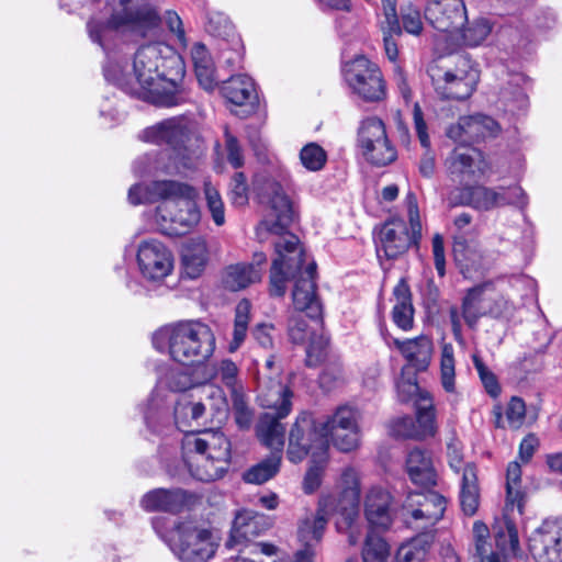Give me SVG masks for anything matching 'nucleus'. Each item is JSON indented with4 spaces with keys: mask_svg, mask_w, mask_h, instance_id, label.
Returning <instances> with one entry per match:
<instances>
[{
    "mask_svg": "<svg viewBox=\"0 0 562 562\" xmlns=\"http://www.w3.org/2000/svg\"><path fill=\"white\" fill-rule=\"evenodd\" d=\"M282 454L271 452V454L250 468L244 474V480L248 483L262 484L272 479L280 470Z\"/></svg>",
    "mask_w": 562,
    "mask_h": 562,
    "instance_id": "nucleus-47",
    "label": "nucleus"
},
{
    "mask_svg": "<svg viewBox=\"0 0 562 562\" xmlns=\"http://www.w3.org/2000/svg\"><path fill=\"white\" fill-rule=\"evenodd\" d=\"M467 27H461L460 33H456L453 38L462 41L464 45L477 46L483 43L492 32V24L485 18L474 19L467 22Z\"/></svg>",
    "mask_w": 562,
    "mask_h": 562,
    "instance_id": "nucleus-50",
    "label": "nucleus"
},
{
    "mask_svg": "<svg viewBox=\"0 0 562 562\" xmlns=\"http://www.w3.org/2000/svg\"><path fill=\"white\" fill-rule=\"evenodd\" d=\"M453 256L456 262L464 276L470 273L472 270H477L481 267V250L476 245L470 244L467 240L454 241Z\"/></svg>",
    "mask_w": 562,
    "mask_h": 562,
    "instance_id": "nucleus-44",
    "label": "nucleus"
},
{
    "mask_svg": "<svg viewBox=\"0 0 562 562\" xmlns=\"http://www.w3.org/2000/svg\"><path fill=\"white\" fill-rule=\"evenodd\" d=\"M495 543L498 550L504 554L517 555L520 546L518 531L515 524L510 520H504L495 528Z\"/></svg>",
    "mask_w": 562,
    "mask_h": 562,
    "instance_id": "nucleus-51",
    "label": "nucleus"
},
{
    "mask_svg": "<svg viewBox=\"0 0 562 562\" xmlns=\"http://www.w3.org/2000/svg\"><path fill=\"white\" fill-rule=\"evenodd\" d=\"M300 160L305 169L315 172L325 167L327 154L318 144L308 143L301 149Z\"/></svg>",
    "mask_w": 562,
    "mask_h": 562,
    "instance_id": "nucleus-56",
    "label": "nucleus"
},
{
    "mask_svg": "<svg viewBox=\"0 0 562 562\" xmlns=\"http://www.w3.org/2000/svg\"><path fill=\"white\" fill-rule=\"evenodd\" d=\"M181 259L184 273L190 279L200 277L209 261V250L205 240L203 238L188 240L182 247Z\"/></svg>",
    "mask_w": 562,
    "mask_h": 562,
    "instance_id": "nucleus-37",
    "label": "nucleus"
},
{
    "mask_svg": "<svg viewBox=\"0 0 562 562\" xmlns=\"http://www.w3.org/2000/svg\"><path fill=\"white\" fill-rule=\"evenodd\" d=\"M206 403L196 401L194 394H183L175 406V422L179 430L194 434L190 428L195 423L198 426L206 423Z\"/></svg>",
    "mask_w": 562,
    "mask_h": 562,
    "instance_id": "nucleus-31",
    "label": "nucleus"
},
{
    "mask_svg": "<svg viewBox=\"0 0 562 562\" xmlns=\"http://www.w3.org/2000/svg\"><path fill=\"white\" fill-rule=\"evenodd\" d=\"M140 137L148 143L170 146L175 155V157H170V160L180 161V164L168 167V172H182L184 169L195 167V158L187 146L191 139V130L188 121L184 119L172 117L165 120L144 130Z\"/></svg>",
    "mask_w": 562,
    "mask_h": 562,
    "instance_id": "nucleus-8",
    "label": "nucleus"
},
{
    "mask_svg": "<svg viewBox=\"0 0 562 562\" xmlns=\"http://www.w3.org/2000/svg\"><path fill=\"white\" fill-rule=\"evenodd\" d=\"M425 18L436 30L449 33L452 37L468 22L463 0H430L425 9Z\"/></svg>",
    "mask_w": 562,
    "mask_h": 562,
    "instance_id": "nucleus-19",
    "label": "nucleus"
},
{
    "mask_svg": "<svg viewBox=\"0 0 562 562\" xmlns=\"http://www.w3.org/2000/svg\"><path fill=\"white\" fill-rule=\"evenodd\" d=\"M276 257L269 276V294L282 297L290 279L296 280L305 261V252L299 238L286 234L273 240Z\"/></svg>",
    "mask_w": 562,
    "mask_h": 562,
    "instance_id": "nucleus-9",
    "label": "nucleus"
},
{
    "mask_svg": "<svg viewBox=\"0 0 562 562\" xmlns=\"http://www.w3.org/2000/svg\"><path fill=\"white\" fill-rule=\"evenodd\" d=\"M396 390L401 402H408L415 396L419 398L420 395H428L419 391L416 373L411 372L409 368H403L396 382Z\"/></svg>",
    "mask_w": 562,
    "mask_h": 562,
    "instance_id": "nucleus-57",
    "label": "nucleus"
},
{
    "mask_svg": "<svg viewBox=\"0 0 562 562\" xmlns=\"http://www.w3.org/2000/svg\"><path fill=\"white\" fill-rule=\"evenodd\" d=\"M265 194L270 212L256 228V236L260 243L268 240L269 235H274L278 239L290 234L286 229L296 218L295 205L280 183L268 182Z\"/></svg>",
    "mask_w": 562,
    "mask_h": 562,
    "instance_id": "nucleus-10",
    "label": "nucleus"
},
{
    "mask_svg": "<svg viewBox=\"0 0 562 562\" xmlns=\"http://www.w3.org/2000/svg\"><path fill=\"white\" fill-rule=\"evenodd\" d=\"M200 373L204 381L218 380L231 391L232 395L241 393L239 369L231 359H222L212 366L203 367Z\"/></svg>",
    "mask_w": 562,
    "mask_h": 562,
    "instance_id": "nucleus-36",
    "label": "nucleus"
},
{
    "mask_svg": "<svg viewBox=\"0 0 562 562\" xmlns=\"http://www.w3.org/2000/svg\"><path fill=\"white\" fill-rule=\"evenodd\" d=\"M490 282L467 290L461 302V317L467 326L475 329L482 317H488Z\"/></svg>",
    "mask_w": 562,
    "mask_h": 562,
    "instance_id": "nucleus-27",
    "label": "nucleus"
},
{
    "mask_svg": "<svg viewBox=\"0 0 562 562\" xmlns=\"http://www.w3.org/2000/svg\"><path fill=\"white\" fill-rule=\"evenodd\" d=\"M222 95L232 104H254L257 93L254 80L247 75H235L223 81L221 86Z\"/></svg>",
    "mask_w": 562,
    "mask_h": 562,
    "instance_id": "nucleus-34",
    "label": "nucleus"
},
{
    "mask_svg": "<svg viewBox=\"0 0 562 562\" xmlns=\"http://www.w3.org/2000/svg\"><path fill=\"white\" fill-rule=\"evenodd\" d=\"M202 383L196 386L194 392L196 401H203L206 403V418L211 420L217 419L221 422L226 417L228 411V403L226 395L222 387L214 383H207L201 376Z\"/></svg>",
    "mask_w": 562,
    "mask_h": 562,
    "instance_id": "nucleus-33",
    "label": "nucleus"
},
{
    "mask_svg": "<svg viewBox=\"0 0 562 562\" xmlns=\"http://www.w3.org/2000/svg\"><path fill=\"white\" fill-rule=\"evenodd\" d=\"M327 525L326 513L324 509H319L315 517L306 518L300 527L299 535L301 540H307L308 536L306 535V529H313L312 539L314 542H318L323 536L325 527Z\"/></svg>",
    "mask_w": 562,
    "mask_h": 562,
    "instance_id": "nucleus-62",
    "label": "nucleus"
},
{
    "mask_svg": "<svg viewBox=\"0 0 562 562\" xmlns=\"http://www.w3.org/2000/svg\"><path fill=\"white\" fill-rule=\"evenodd\" d=\"M161 538L181 562H207L218 548L210 530L198 528L189 520L175 522Z\"/></svg>",
    "mask_w": 562,
    "mask_h": 562,
    "instance_id": "nucleus-6",
    "label": "nucleus"
},
{
    "mask_svg": "<svg viewBox=\"0 0 562 562\" xmlns=\"http://www.w3.org/2000/svg\"><path fill=\"white\" fill-rule=\"evenodd\" d=\"M295 311L304 312L311 318L322 314V305L316 295V263L305 258L304 265L295 280L292 291Z\"/></svg>",
    "mask_w": 562,
    "mask_h": 562,
    "instance_id": "nucleus-20",
    "label": "nucleus"
},
{
    "mask_svg": "<svg viewBox=\"0 0 562 562\" xmlns=\"http://www.w3.org/2000/svg\"><path fill=\"white\" fill-rule=\"evenodd\" d=\"M261 280V270L255 265L236 263L226 268L223 282L226 289L239 291Z\"/></svg>",
    "mask_w": 562,
    "mask_h": 562,
    "instance_id": "nucleus-42",
    "label": "nucleus"
},
{
    "mask_svg": "<svg viewBox=\"0 0 562 562\" xmlns=\"http://www.w3.org/2000/svg\"><path fill=\"white\" fill-rule=\"evenodd\" d=\"M398 21L402 29V33L406 32L407 34L415 36L422 34L424 24L418 9L412 5L403 8Z\"/></svg>",
    "mask_w": 562,
    "mask_h": 562,
    "instance_id": "nucleus-60",
    "label": "nucleus"
},
{
    "mask_svg": "<svg viewBox=\"0 0 562 562\" xmlns=\"http://www.w3.org/2000/svg\"><path fill=\"white\" fill-rule=\"evenodd\" d=\"M328 446L325 432L310 413L297 415L289 432L288 458L291 462H301L307 454L322 457Z\"/></svg>",
    "mask_w": 562,
    "mask_h": 562,
    "instance_id": "nucleus-11",
    "label": "nucleus"
},
{
    "mask_svg": "<svg viewBox=\"0 0 562 562\" xmlns=\"http://www.w3.org/2000/svg\"><path fill=\"white\" fill-rule=\"evenodd\" d=\"M191 58L199 85L204 90L212 91L217 86V81L214 63L206 47L195 43L191 49Z\"/></svg>",
    "mask_w": 562,
    "mask_h": 562,
    "instance_id": "nucleus-38",
    "label": "nucleus"
},
{
    "mask_svg": "<svg viewBox=\"0 0 562 562\" xmlns=\"http://www.w3.org/2000/svg\"><path fill=\"white\" fill-rule=\"evenodd\" d=\"M205 27L209 33L215 36H228L233 31L231 21L222 12L209 13Z\"/></svg>",
    "mask_w": 562,
    "mask_h": 562,
    "instance_id": "nucleus-63",
    "label": "nucleus"
},
{
    "mask_svg": "<svg viewBox=\"0 0 562 562\" xmlns=\"http://www.w3.org/2000/svg\"><path fill=\"white\" fill-rule=\"evenodd\" d=\"M250 302L241 300L235 308L233 338L228 344V351L235 352L244 344L247 337L248 324L250 321Z\"/></svg>",
    "mask_w": 562,
    "mask_h": 562,
    "instance_id": "nucleus-48",
    "label": "nucleus"
},
{
    "mask_svg": "<svg viewBox=\"0 0 562 562\" xmlns=\"http://www.w3.org/2000/svg\"><path fill=\"white\" fill-rule=\"evenodd\" d=\"M153 345L160 352L183 366L203 363L215 350V336L204 323L183 321L164 326L153 335Z\"/></svg>",
    "mask_w": 562,
    "mask_h": 562,
    "instance_id": "nucleus-4",
    "label": "nucleus"
},
{
    "mask_svg": "<svg viewBox=\"0 0 562 562\" xmlns=\"http://www.w3.org/2000/svg\"><path fill=\"white\" fill-rule=\"evenodd\" d=\"M498 132L499 125L494 119L483 114H475L460 117L457 124L448 128L447 136L464 145L495 136Z\"/></svg>",
    "mask_w": 562,
    "mask_h": 562,
    "instance_id": "nucleus-21",
    "label": "nucleus"
},
{
    "mask_svg": "<svg viewBox=\"0 0 562 562\" xmlns=\"http://www.w3.org/2000/svg\"><path fill=\"white\" fill-rule=\"evenodd\" d=\"M504 201V196L497 193L496 189L484 186L465 187L459 193L451 192L448 196V204L451 207L468 205L479 211L499 207Z\"/></svg>",
    "mask_w": 562,
    "mask_h": 562,
    "instance_id": "nucleus-25",
    "label": "nucleus"
},
{
    "mask_svg": "<svg viewBox=\"0 0 562 562\" xmlns=\"http://www.w3.org/2000/svg\"><path fill=\"white\" fill-rule=\"evenodd\" d=\"M445 510V497L431 490L409 493L403 504L405 521L416 530L434 527Z\"/></svg>",
    "mask_w": 562,
    "mask_h": 562,
    "instance_id": "nucleus-14",
    "label": "nucleus"
},
{
    "mask_svg": "<svg viewBox=\"0 0 562 562\" xmlns=\"http://www.w3.org/2000/svg\"><path fill=\"white\" fill-rule=\"evenodd\" d=\"M198 195L196 189L188 183L155 180L132 186L127 198L133 205L159 202L155 221L161 233L173 236L188 233L200 222Z\"/></svg>",
    "mask_w": 562,
    "mask_h": 562,
    "instance_id": "nucleus-2",
    "label": "nucleus"
},
{
    "mask_svg": "<svg viewBox=\"0 0 562 562\" xmlns=\"http://www.w3.org/2000/svg\"><path fill=\"white\" fill-rule=\"evenodd\" d=\"M520 487L521 467L517 461H513L508 464L506 472L507 503L512 506L517 505L519 509L522 501V492Z\"/></svg>",
    "mask_w": 562,
    "mask_h": 562,
    "instance_id": "nucleus-55",
    "label": "nucleus"
},
{
    "mask_svg": "<svg viewBox=\"0 0 562 562\" xmlns=\"http://www.w3.org/2000/svg\"><path fill=\"white\" fill-rule=\"evenodd\" d=\"M405 203L411 229L402 218H391L385 222L379 232L376 241L379 257L383 254L387 259L398 258L407 251L416 238L420 237L422 224L416 195L408 192L405 196Z\"/></svg>",
    "mask_w": 562,
    "mask_h": 562,
    "instance_id": "nucleus-7",
    "label": "nucleus"
},
{
    "mask_svg": "<svg viewBox=\"0 0 562 562\" xmlns=\"http://www.w3.org/2000/svg\"><path fill=\"white\" fill-rule=\"evenodd\" d=\"M440 384L450 394L457 392L454 348L445 342L440 350Z\"/></svg>",
    "mask_w": 562,
    "mask_h": 562,
    "instance_id": "nucleus-49",
    "label": "nucleus"
},
{
    "mask_svg": "<svg viewBox=\"0 0 562 562\" xmlns=\"http://www.w3.org/2000/svg\"><path fill=\"white\" fill-rule=\"evenodd\" d=\"M282 418L272 413H265L261 415L256 427L257 437L260 442L272 452H279L280 454L283 451L285 434V428L280 422Z\"/></svg>",
    "mask_w": 562,
    "mask_h": 562,
    "instance_id": "nucleus-35",
    "label": "nucleus"
},
{
    "mask_svg": "<svg viewBox=\"0 0 562 562\" xmlns=\"http://www.w3.org/2000/svg\"><path fill=\"white\" fill-rule=\"evenodd\" d=\"M416 426L419 438L432 436L436 431V415L429 395H420L416 401Z\"/></svg>",
    "mask_w": 562,
    "mask_h": 562,
    "instance_id": "nucleus-46",
    "label": "nucleus"
},
{
    "mask_svg": "<svg viewBox=\"0 0 562 562\" xmlns=\"http://www.w3.org/2000/svg\"><path fill=\"white\" fill-rule=\"evenodd\" d=\"M359 413L351 406L341 405L325 422L321 423L325 438L333 439L341 451L355 450L360 442Z\"/></svg>",
    "mask_w": 562,
    "mask_h": 562,
    "instance_id": "nucleus-15",
    "label": "nucleus"
},
{
    "mask_svg": "<svg viewBox=\"0 0 562 562\" xmlns=\"http://www.w3.org/2000/svg\"><path fill=\"white\" fill-rule=\"evenodd\" d=\"M293 393L279 381L269 380L259 384L258 402L273 415L286 417L292 409Z\"/></svg>",
    "mask_w": 562,
    "mask_h": 562,
    "instance_id": "nucleus-28",
    "label": "nucleus"
},
{
    "mask_svg": "<svg viewBox=\"0 0 562 562\" xmlns=\"http://www.w3.org/2000/svg\"><path fill=\"white\" fill-rule=\"evenodd\" d=\"M435 91L441 99L464 100L469 98L480 79L476 67L463 63L456 70H445L438 66L429 68Z\"/></svg>",
    "mask_w": 562,
    "mask_h": 562,
    "instance_id": "nucleus-13",
    "label": "nucleus"
},
{
    "mask_svg": "<svg viewBox=\"0 0 562 562\" xmlns=\"http://www.w3.org/2000/svg\"><path fill=\"white\" fill-rule=\"evenodd\" d=\"M389 555L386 542L378 535L370 532L367 536L362 551L363 562H385Z\"/></svg>",
    "mask_w": 562,
    "mask_h": 562,
    "instance_id": "nucleus-58",
    "label": "nucleus"
},
{
    "mask_svg": "<svg viewBox=\"0 0 562 562\" xmlns=\"http://www.w3.org/2000/svg\"><path fill=\"white\" fill-rule=\"evenodd\" d=\"M448 177L459 183L476 181L490 170V164L479 149L461 144L445 160Z\"/></svg>",
    "mask_w": 562,
    "mask_h": 562,
    "instance_id": "nucleus-17",
    "label": "nucleus"
},
{
    "mask_svg": "<svg viewBox=\"0 0 562 562\" xmlns=\"http://www.w3.org/2000/svg\"><path fill=\"white\" fill-rule=\"evenodd\" d=\"M406 471L411 481L424 487L436 484L437 474L430 456L420 449L409 451L406 459Z\"/></svg>",
    "mask_w": 562,
    "mask_h": 562,
    "instance_id": "nucleus-32",
    "label": "nucleus"
},
{
    "mask_svg": "<svg viewBox=\"0 0 562 562\" xmlns=\"http://www.w3.org/2000/svg\"><path fill=\"white\" fill-rule=\"evenodd\" d=\"M225 148L227 160L233 168L237 169L244 165V154L238 139L229 132L228 127L224 128Z\"/></svg>",
    "mask_w": 562,
    "mask_h": 562,
    "instance_id": "nucleus-64",
    "label": "nucleus"
},
{
    "mask_svg": "<svg viewBox=\"0 0 562 562\" xmlns=\"http://www.w3.org/2000/svg\"><path fill=\"white\" fill-rule=\"evenodd\" d=\"M136 260L140 274L148 281H161L173 270L171 251L155 238L139 243Z\"/></svg>",
    "mask_w": 562,
    "mask_h": 562,
    "instance_id": "nucleus-18",
    "label": "nucleus"
},
{
    "mask_svg": "<svg viewBox=\"0 0 562 562\" xmlns=\"http://www.w3.org/2000/svg\"><path fill=\"white\" fill-rule=\"evenodd\" d=\"M193 496L181 488H156L146 493L140 506L146 512L179 513L187 507Z\"/></svg>",
    "mask_w": 562,
    "mask_h": 562,
    "instance_id": "nucleus-26",
    "label": "nucleus"
},
{
    "mask_svg": "<svg viewBox=\"0 0 562 562\" xmlns=\"http://www.w3.org/2000/svg\"><path fill=\"white\" fill-rule=\"evenodd\" d=\"M339 487L341 488L340 498L337 501L329 497L325 499V506L340 512L348 521H351L357 514L360 497L359 476L356 470L347 468L342 471Z\"/></svg>",
    "mask_w": 562,
    "mask_h": 562,
    "instance_id": "nucleus-24",
    "label": "nucleus"
},
{
    "mask_svg": "<svg viewBox=\"0 0 562 562\" xmlns=\"http://www.w3.org/2000/svg\"><path fill=\"white\" fill-rule=\"evenodd\" d=\"M434 541V535L430 532H422L408 543L400 547L396 560L397 562H413L420 560L424 555L426 548H428Z\"/></svg>",
    "mask_w": 562,
    "mask_h": 562,
    "instance_id": "nucleus-53",
    "label": "nucleus"
},
{
    "mask_svg": "<svg viewBox=\"0 0 562 562\" xmlns=\"http://www.w3.org/2000/svg\"><path fill=\"white\" fill-rule=\"evenodd\" d=\"M393 294L396 300L392 311L393 321L403 330H409L413 327L414 319L409 286L404 280H401L395 285Z\"/></svg>",
    "mask_w": 562,
    "mask_h": 562,
    "instance_id": "nucleus-41",
    "label": "nucleus"
},
{
    "mask_svg": "<svg viewBox=\"0 0 562 562\" xmlns=\"http://www.w3.org/2000/svg\"><path fill=\"white\" fill-rule=\"evenodd\" d=\"M385 137H387V134L382 120L376 116H369L361 121L357 139L359 149Z\"/></svg>",
    "mask_w": 562,
    "mask_h": 562,
    "instance_id": "nucleus-52",
    "label": "nucleus"
},
{
    "mask_svg": "<svg viewBox=\"0 0 562 562\" xmlns=\"http://www.w3.org/2000/svg\"><path fill=\"white\" fill-rule=\"evenodd\" d=\"M460 504L465 515L472 516L476 513L480 504V487L476 469L473 464H467L463 469Z\"/></svg>",
    "mask_w": 562,
    "mask_h": 562,
    "instance_id": "nucleus-39",
    "label": "nucleus"
},
{
    "mask_svg": "<svg viewBox=\"0 0 562 562\" xmlns=\"http://www.w3.org/2000/svg\"><path fill=\"white\" fill-rule=\"evenodd\" d=\"M270 526L271 522L266 515L248 509L240 510L234 519L226 546L234 548L244 542H249L268 530Z\"/></svg>",
    "mask_w": 562,
    "mask_h": 562,
    "instance_id": "nucleus-23",
    "label": "nucleus"
},
{
    "mask_svg": "<svg viewBox=\"0 0 562 562\" xmlns=\"http://www.w3.org/2000/svg\"><path fill=\"white\" fill-rule=\"evenodd\" d=\"M472 361L485 391L488 395L496 398L501 394V386L496 375L484 364L477 353L472 355Z\"/></svg>",
    "mask_w": 562,
    "mask_h": 562,
    "instance_id": "nucleus-59",
    "label": "nucleus"
},
{
    "mask_svg": "<svg viewBox=\"0 0 562 562\" xmlns=\"http://www.w3.org/2000/svg\"><path fill=\"white\" fill-rule=\"evenodd\" d=\"M360 153L367 162L375 167L387 166L397 158L396 148L389 137L378 140L368 147L360 148Z\"/></svg>",
    "mask_w": 562,
    "mask_h": 562,
    "instance_id": "nucleus-43",
    "label": "nucleus"
},
{
    "mask_svg": "<svg viewBox=\"0 0 562 562\" xmlns=\"http://www.w3.org/2000/svg\"><path fill=\"white\" fill-rule=\"evenodd\" d=\"M201 383V379L193 378L184 371L171 369L164 376L159 378L156 394L158 395L161 389H169L172 392H194Z\"/></svg>",
    "mask_w": 562,
    "mask_h": 562,
    "instance_id": "nucleus-45",
    "label": "nucleus"
},
{
    "mask_svg": "<svg viewBox=\"0 0 562 562\" xmlns=\"http://www.w3.org/2000/svg\"><path fill=\"white\" fill-rule=\"evenodd\" d=\"M302 313L294 311L291 314L288 324L289 337L294 344H304L307 338H311L306 348V363L308 366H316L325 357L327 341L322 336L315 337L312 335Z\"/></svg>",
    "mask_w": 562,
    "mask_h": 562,
    "instance_id": "nucleus-22",
    "label": "nucleus"
},
{
    "mask_svg": "<svg viewBox=\"0 0 562 562\" xmlns=\"http://www.w3.org/2000/svg\"><path fill=\"white\" fill-rule=\"evenodd\" d=\"M384 49L387 58L395 61L398 56V48L395 37L402 35V29L398 20H392L382 25Z\"/></svg>",
    "mask_w": 562,
    "mask_h": 562,
    "instance_id": "nucleus-61",
    "label": "nucleus"
},
{
    "mask_svg": "<svg viewBox=\"0 0 562 562\" xmlns=\"http://www.w3.org/2000/svg\"><path fill=\"white\" fill-rule=\"evenodd\" d=\"M509 291L490 282L488 317L497 321H509L519 307Z\"/></svg>",
    "mask_w": 562,
    "mask_h": 562,
    "instance_id": "nucleus-40",
    "label": "nucleus"
},
{
    "mask_svg": "<svg viewBox=\"0 0 562 562\" xmlns=\"http://www.w3.org/2000/svg\"><path fill=\"white\" fill-rule=\"evenodd\" d=\"M393 344L406 359L407 368H414L415 371L428 369L434 351L432 341L428 336L422 335L406 340L394 338Z\"/></svg>",
    "mask_w": 562,
    "mask_h": 562,
    "instance_id": "nucleus-30",
    "label": "nucleus"
},
{
    "mask_svg": "<svg viewBox=\"0 0 562 562\" xmlns=\"http://www.w3.org/2000/svg\"><path fill=\"white\" fill-rule=\"evenodd\" d=\"M344 78L352 92L366 101H380L385 97L380 68L362 55L345 64Z\"/></svg>",
    "mask_w": 562,
    "mask_h": 562,
    "instance_id": "nucleus-12",
    "label": "nucleus"
},
{
    "mask_svg": "<svg viewBox=\"0 0 562 562\" xmlns=\"http://www.w3.org/2000/svg\"><path fill=\"white\" fill-rule=\"evenodd\" d=\"M183 461L198 481L213 482L225 474L231 463V443L221 431L188 434L182 439Z\"/></svg>",
    "mask_w": 562,
    "mask_h": 562,
    "instance_id": "nucleus-5",
    "label": "nucleus"
},
{
    "mask_svg": "<svg viewBox=\"0 0 562 562\" xmlns=\"http://www.w3.org/2000/svg\"><path fill=\"white\" fill-rule=\"evenodd\" d=\"M528 551L536 562H562V515L543 520L529 533Z\"/></svg>",
    "mask_w": 562,
    "mask_h": 562,
    "instance_id": "nucleus-16",
    "label": "nucleus"
},
{
    "mask_svg": "<svg viewBox=\"0 0 562 562\" xmlns=\"http://www.w3.org/2000/svg\"><path fill=\"white\" fill-rule=\"evenodd\" d=\"M391 494L381 488L372 487L367 494L364 514L369 525L373 528L385 530L392 524Z\"/></svg>",
    "mask_w": 562,
    "mask_h": 562,
    "instance_id": "nucleus-29",
    "label": "nucleus"
},
{
    "mask_svg": "<svg viewBox=\"0 0 562 562\" xmlns=\"http://www.w3.org/2000/svg\"><path fill=\"white\" fill-rule=\"evenodd\" d=\"M99 11L87 23L90 40L109 52L121 32L147 36L159 27L161 18L149 0H77Z\"/></svg>",
    "mask_w": 562,
    "mask_h": 562,
    "instance_id": "nucleus-3",
    "label": "nucleus"
},
{
    "mask_svg": "<svg viewBox=\"0 0 562 562\" xmlns=\"http://www.w3.org/2000/svg\"><path fill=\"white\" fill-rule=\"evenodd\" d=\"M184 63L169 45L154 42L140 46L134 54L132 72L124 74L117 63H109L104 68L108 81L126 93L157 106H176L190 100V91L184 86Z\"/></svg>",
    "mask_w": 562,
    "mask_h": 562,
    "instance_id": "nucleus-1",
    "label": "nucleus"
},
{
    "mask_svg": "<svg viewBox=\"0 0 562 562\" xmlns=\"http://www.w3.org/2000/svg\"><path fill=\"white\" fill-rule=\"evenodd\" d=\"M203 192L206 202L207 211L215 225L222 226L225 224V206L218 189L206 179L203 183Z\"/></svg>",
    "mask_w": 562,
    "mask_h": 562,
    "instance_id": "nucleus-54",
    "label": "nucleus"
}]
</instances>
